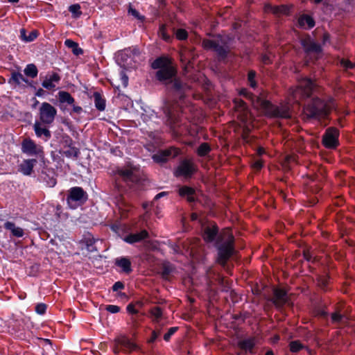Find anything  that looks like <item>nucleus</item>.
<instances>
[{
	"label": "nucleus",
	"mask_w": 355,
	"mask_h": 355,
	"mask_svg": "<svg viewBox=\"0 0 355 355\" xmlns=\"http://www.w3.org/2000/svg\"><path fill=\"white\" fill-rule=\"evenodd\" d=\"M37 69L36 66L33 64H28L24 69V73L31 78H35L37 76Z\"/></svg>",
	"instance_id": "nucleus-34"
},
{
	"label": "nucleus",
	"mask_w": 355,
	"mask_h": 355,
	"mask_svg": "<svg viewBox=\"0 0 355 355\" xmlns=\"http://www.w3.org/2000/svg\"><path fill=\"white\" fill-rule=\"evenodd\" d=\"M161 276L164 279H168L170 275L173 272L174 267L169 262L164 263L161 267Z\"/></svg>",
	"instance_id": "nucleus-30"
},
{
	"label": "nucleus",
	"mask_w": 355,
	"mask_h": 355,
	"mask_svg": "<svg viewBox=\"0 0 355 355\" xmlns=\"http://www.w3.org/2000/svg\"><path fill=\"white\" fill-rule=\"evenodd\" d=\"M318 314L322 318H326L328 315V313L324 310H320Z\"/></svg>",
	"instance_id": "nucleus-60"
},
{
	"label": "nucleus",
	"mask_w": 355,
	"mask_h": 355,
	"mask_svg": "<svg viewBox=\"0 0 355 355\" xmlns=\"http://www.w3.org/2000/svg\"><path fill=\"white\" fill-rule=\"evenodd\" d=\"M234 107L237 113V117L242 122H245L250 115L248 111L245 103L243 100L239 98H235L234 101Z\"/></svg>",
	"instance_id": "nucleus-16"
},
{
	"label": "nucleus",
	"mask_w": 355,
	"mask_h": 355,
	"mask_svg": "<svg viewBox=\"0 0 355 355\" xmlns=\"http://www.w3.org/2000/svg\"><path fill=\"white\" fill-rule=\"evenodd\" d=\"M113 174L114 189L120 194L137 189L141 182L139 167L130 163L127 166L116 167Z\"/></svg>",
	"instance_id": "nucleus-1"
},
{
	"label": "nucleus",
	"mask_w": 355,
	"mask_h": 355,
	"mask_svg": "<svg viewBox=\"0 0 355 355\" xmlns=\"http://www.w3.org/2000/svg\"><path fill=\"white\" fill-rule=\"evenodd\" d=\"M55 215L58 219H63L67 217V215L62 213V207L60 205L55 207Z\"/></svg>",
	"instance_id": "nucleus-45"
},
{
	"label": "nucleus",
	"mask_w": 355,
	"mask_h": 355,
	"mask_svg": "<svg viewBox=\"0 0 355 355\" xmlns=\"http://www.w3.org/2000/svg\"><path fill=\"white\" fill-rule=\"evenodd\" d=\"M72 105L73 112L80 114L82 112L83 109L80 106L75 105L74 103Z\"/></svg>",
	"instance_id": "nucleus-59"
},
{
	"label": "nucleus",
	"mask_w": 355,
	"mask_h": 355,
	"mask_svg": "<svg viewBox=\"0 0 355 355\" xmlns=\"http://www.w3.org/2000/svg\"><path fill=\"white\" fill-rule=\"evenodd\" d=\"M42 157V159L44 158V157ZM42 162L45 166L42 170L40 178L46 184V186L49 187H53L57 183V174L53 168H48V166L46 165L44 159H43Z\"/></svg>",
	"instance_id": "nucleus-12"
},
{
	"label": "nucleus",
	"mask_w": 355,
	"mask_h": 355,
	"mask_svg": "<svg viewBox=\"0 0 355 355\" xmlns=\"http://www.w3.org/2000/svg\"><path fill=\"white\" fill-rule=\"evenodd\" d=\"M338 130L336 128L328 129L323 136L322 142L327 148H334L338 142Z\"/></svg>",
	"instance_id": "nucleus-14"
},
{
	"label": "nucleus",
	"mask_w": 355,
	"mask_h": 355,
	"mask_svg": "<svg viewBox=\"0 0 355 355\" xmlns=\"http://www.w3.org/2000/svg\"><path fill=\"white\" fill-rule=\"evenodd\" d=\"M11 79L17 84L19 85L22 82H26L23 75L19 72H15L12 74Z\"/></svg>",
	"instance_id": "nucleus-40"
},
{
	"label": "nucleus",
	"mask_w": 355,
	"mask_h": 355,
	"mask_svg": "<svg viewBox=\"0 0 355 355\" xmlns=\"http://www.w3.org/2000/svg\"><path fill=\"white\" fill-rule=\"evenodd\" d=\"M64 44L68 48L71 49L73 53L76 55H80L83 53V50L78 46V44L71 40H66L64 41Z\"/></svg>",
	"instance_id": "nucleus-32"
},
{
	"label": "nucleus",
	"mask_w": 355,
	"mask_h": 355,
	"mask_svg": "<svg viewBox=\"0 0 355 355\" xmlns=\"http://www.w3.org/2000/svg\"><path fill=\"white\" fill-rule=\"evenodd\" d=\"M314 84L311 80L306 78L302 79L299 82L297 88L291 91L293 101L297 102L301 98L310 96Z\"/></svg>",
	"instance_id": "nucleus-8"
},
{
	"label": "nucleus",
	"mask_w": 355,
	"mask_h": 355,
	"mask_svg": "<svg viewBox=\"0 0 355 355\" xmlns=\"http://www.w3.org/2000/svg\"><path fill=\"white\" fill-rule=\"evenodd\" d=\"M340 64L345 69H352L354 67V64L348 60H342Z\"/></svg>",
	"instance_id": "nucleus-52"
},
{
	"label": "nucleus",
	"mask_w": 355,
	"mask_h": 355,
	"mask_svg": "<svg viewBox=\"0 0 355 355\" xmlns=\"http://www.w3.org/2000/svg\"><path fill=\"white\" fill-rule=\"evenodd\" d=\"M303 257L306 261H309V262L314 261L313 260H312V255H311L309 250H308V249L303 250Z\"/></svg>",
	"instance_id": "nucleus-53"
},
{
	"label": "nucleus",
	"mask_w": 355,
	"mask_h": 355,
	"mask_svg": "<svg viewBox=\"0 0 355 355\" xmlns=\"http://www.w3.org/2000/svg\"><path fill=\"white\" fill-rule=\"evenodd\" d=\"M47 309V305L44 303H39L35 306V311L39 315H44Z\"/></svg>",
	"instance_id": "nucleus-41"
},
{
	"label": "nucleus",
	"mask_w": 355,
	"mask_h": 355,
	"mask_svg": "<svg viewBox=\"0 0 355 355\" xmlns=\"http://www.w3.org/2000/svg\"><path fill=\"white\" fill-rule=\"evenodd\" d=\"M57 114L56 109L50 103H42L40 108V119L43 123L51 124Z\"/></svg>",
	"instance_id": "nucleus-10"
},
{
	"label": "nucleus",
	"mask_w": 355,
	"mask_h": 355,
	"mask_svg": "<svg viewBox=\"0 0 355 355\" xmlns=\"http://www.w3.org/2000/svg\"><path fill=\"white\" fill-rule=\"evenodd\" d=\"M139 349V345L125 335H120L116 337L112 345V352L115 354H118L121 352L130 354Z\"/></svg>",
	"instance_id": "nucleus-4"
},
{
	"label": "nucleus",
	"mask_w": 355,
	"mask_h": 355,
	"mask_svg": "<svg viewBox=\"0 0 355 355\" xmlns=\"http://www.w3.org/2000/svg\"><path fill=\"white\" fill-rule=\"evenodd\" d=\"M125 288V285L123 284V282H120V281H118V282H116L113 286H112V291L116 292V291H118L119 290H122Z\"/></svg>",
	"instance_id": "nucleus-50"
},
{
	"label": "nucleus",
	"mask_w": 355,
	"mask_h": 355,
	"mask_svg": "<svg viewBox=\"0 0 355 355\" xmlns=\"http://www.w3.org/2000/svg\"><path fill=\"white\" fill-rule=\"evenodd\" d=\"M211 151V147L207 143L202 144L198 148V155H205L209 153Z\"/></svg>",
	"instance_id": "nucleus-35"
},
{
	"label": "nucleus",
	"mask_w": 355,
	"mask_h": 355,
	"mask_svg": "<svg viewBox=\"0 0 355 355\" xmlns=\"http://www.w3.org/2000/svg\"><path fill=\"white\" fill-rule=\"evenodd\" d=\"M295 157H291V156H289V157H284V158H285V161H286L287 163H289L291 161H295Z\"/></svg>",
	"instance_id": "nucleus-63"
},
{
	"label": "nucleus",
	"mask_w": 355,
	"mask_h": 355,
	"mask_svg": "<svg viewBox=\"0 0 355 355\" xmlns=\"http://www.w3.org/2000/svg\"><path fill=\"white\" fill-rule=\"evenodd\" d=\"M202 46L205 49H214L217 50V45L212 40H207L202 42Z\"/></svg>",
	"instance_id": "nucleus-46"
},
{
	"label": "nucleus",
	"mask_w": 355,
	"mask_h": 355,
	"mask_svg": "<svg viewBox=\"0 0 355 355\" xmlns=\"http://www.w3.org/2000/svg\"><path fill=\"white\" fill-rule=\"evenodd\" d=\"M254 78H255V73L254 71H250L248 73V81L252 87H254L256 86Z\"/></svg>",
	"instance_id": "nucleus-51"
},
{
	"label": "nucleus",
	"mask_w": 355,
	"mask_h": 355,
	"mask_svg": "<svg viewBox=\"0 0 355 355\" xmlns=\"http://www.w3.org/2000/svg\"><path fill=\"white\" fill-rule=\"evenodd\" d=\"M197 166L191 161L184 159L180 162L179 166L174 171V175L177 178L184 177L190 178L196 172Z\"/></svg>",
	"instance_id": "nucleus-9"
},
{
	"label": "nucleus",
	"mask_w": 355,
	"mask_h": 355,
	"mask_svg": "<svg viewBox=\"0 0 355 355\" xmlns=\"http://www.w3.org/2000/svg\"><path fill=\"white\" fill-rule=\"evenodd\" d=\"M20 37L23 41L29 42L37 38V33L36 31H31L28 35H26V30L22 28L20 30Z\"/></svg>",
	"instance_id": "nucleus-31"
},
{
	"label": "nucleus",
	"mask_w": 355,
	"mask_h": 355,
	"mask_svg": "<svg viewBox=\"0 0 355 355\" xmlns=\"http://www.w3.org/2000/svg\"><path fill=\"white\" fill-rule=\"evenodd\" d=\"M256 343L254 338H249L237 343V346L241 349L243 353L253 354Z\"/></svg>",
	"instance_id": "nucleus-17"
},
{
	"label": "nucleus",
	"mask_w": 355,
	"mask_h": 355,
	"mask_svg": "<svg viewBox=\"0 0 355 355\" xmlns=\"http://www.w3.org/2000/svg\"><path fill=\"white\" fill-rule=\"evenodd\" d=\"M179 329L178 327H172L168 329V331L164 335V340L168 342L173 335L175 334Z\"/></svg>",
	"instance_id": "nucleus-39"
},
{
	"label": "nucleus",
	"mask_w": 355,
	"mask_h": 355,
	"mask_svg": "<svg viewBox=\"0 0 355 355\" xmlns=\"http://www.w3.org/2000/svg\"><path fill=\"white\" fill-rule=\"evenodd\" d=\"M3 227L6 230H10L12 236L15 237L20 238L24 235V230L19 227H16L15 224L12 222H6Z\"/></svg>",
	"instance_id": "nucleus-23"
},
{
	"label": "nucleus",
	"mask_w": 355,
	"mask_h": 355,
	"mask_svg": "<svg viewBox=\"0 0 355 355\" xmlns=\"http://www.w3.org/2000/svg\"><path fill=\"white\" fill-rule=\"evenodd\" d=\"M37 161L36 159H24L18 166V171L24 175H31Z\"/></svg>",
	"instance_id": "nucleus-18"
},
{
	"label": "nucleus",
	"mask_w": 355,
	"mask_h": 355,
	"mask_svg": "<svg viewBox=\"0 0 355 355\" xmlns=\"http://www.w3.org/2000/svg\"><path fill=\"white\" fill-rule=\"evenodd\" d=\"M121 81H122L123 87H127L128 84V76L124 73H122L121 74Z\"/></svg>",
	"instance_id": "nucleus-56"
},
{
	"label": "nucleus",
	"mask_w": 355,
	"mask_h": 355,
	"mask_svg": "<svg viewBox=\"0 0 355 355\" xmlns=\"http://www.w3.org/2000/svg\"><path fill=\"white\" fill-rule=\"evenodd\" d=\"M258 153L259 154V155H261L263 154H266L267 153L266 151V149L263 147H259L258 148Z\"/></svg>",
	"instance_id": "nucleus-62"
},
{
	"label": "nucleus",
	"mask_w": 355,
	"mask_h": 355,
	"mask_svg": "<svg viewBox=\"0 0 355 355\" xmlns=\"http://www.w3.org/2000/svg\"><path fill=\"white\" fill-rule=\"evenodd\" d=\"M268 300L272 302L278 309L283 308L287 304H288L290 301L287 292L279 288L273 290V296Z\"/></svg>",
	"instance_id": "nucleus-11"
},
{
	"label": "nucleus",
	"mask_w": 355,
	"mask_h": 355,
	"mask_svg": "<svg viewBox=\"0 0 355 355\" xmlns=\"http://www.w3.org/2000/svg\"><path fill=\"white\" fill-rule=\"evenodd\" d=\"M34 130L38 137H44L46 140L51 137L50 131L46 128L43 127L40 122L35 123Z\"/></svg>",
	"instance_id": "nucleus-25"
},
{
	"label": "nucleus",
	"mask_w": 355,
	"mask_h": 355,
	"mask_svg": "<svg viewBox=\"0 0 355 355\" xmlns=\"http://www.w3.org/2000/svg\"><path fill=\"white\" fill-rule=\"evenodd\" d=\"M180 152L177 148H171L169 150L168 153L165 154L164 155H178Z\"/></svg>",
	"instance_id": "nucleus-57"
},
{
	"label": "nucleus",
	"mask_w": 355,
	"mask_h": 355,
	"mask_svg": "<svg viewBox=\"0 0 355 355\" xmlns=\"http://www.w3.org/2000/svg\"><path fill=\"white\" fill-rule=\"evenodd\" d=\"M22 151L25 154L37 155L42 153V148L35 144L33 140L26 139L22 143Z\"/></svg>",
	"instance_id": "nucleus-15"
},
{
	"label": "nucleus",
	"mask_w": 355,
	"mask_h": 355,
	"mask_svg": "<svg viewBox=\"0 0 355 355\" xmlns=\"http://www.w3.org/2000/svg\"><path fill=\"white\" fill-rule=\"evenodd\" d=\"M168 157H152L154 162L159 164L161 165L166 164L168 162Z\"/></svg>",
	"instance_id": "nucleus-48"
},
{
	"label": "nucleus",
	"mask_w": 355,
	"mask_h": 355,
	"mask_svg": "<svg viewBox=\"0 0 355 355\" xmlns=\"http://www.w3.org/2000/svg\"><path fill=\"white\" fill-rule=\"evenodd\" d=\"M299 25L304 28H311L314 26L315 22L309 15H302L298 19Z\"/></svg>",
	"instance_id": "nucleus-29"
},
{
	"label": "nucleus",
	"mask_w": 355,
	"mask_h": 355,
	"mask_svg": "<svg viewBox=\"0 0 355 355\" xmlns=\"http://www.w3.org/2000/svg\"><path fill=\"white\" fill-rule=\"evenodd\" d=\"M114 264L121 268L123 272L130 274L132 272L131 261L129 258L121 257L115 259Z\"/></svg>",
	"instance_id": "nucleus-20"
},
{
	"label": "nucleus",
	"mask_w": 355,
	"mask_h": 355,
	"mask_svg": "<svg viewBox=\"0 0 355 355\" xmlns=\"http://www.w3.org/2000/svg\"><path fill=\"white\" fill-rule=\"evenodd\" d=\"M129 12H130L135 17L139 18V12L136 10L130 8L129 10Z\"/></svg>",
	"instance_id": "nucleus-61"
},
{
	"label": "nucleus",
	"mask_w": 355,
	"mask_h": 355,
	"mask_svg": "<svg viewBox=\"0 0 355 355\" xmlns=\"http://www.w3.org/2000/svg\"><path fill=\"white\" fill-rule=\"evenodd\" d=\"M44 94V91L42 89H39L36 92V96H42Z\"/></svg>",
	"instance_id": "nucleus-64"
},
{
	"label": "nucleus",
	"mask_w": 355,
	"mask_h": 355,
	"mask_svg": "<svg viewBox=\"0 0 355 355\" xmlns=\"http://www.w3.org/2000/svg\"><path fill=\"white\" fill-rule=\"evenodd\" d=\"M167 194H168V193H167V192H166V191L160 192V193H157V194L155 196V198H154V200H157L160 199L161 198H162V197H164V196H166Z\"/></svg>",
	"instance_id": "nucleus-58"
},
{
	"label": "nucleus",
	"mask_w": 355,
	"mask_h": 355,
	"mask_svg": "<svg viewBox=\"0 0 355 355\" xmlns=\"http://www.w3.org/2000/svg\"><path fill=\"white\" fill-rule=\"evenodd\" d=\"M60 80V76L56 73H53L49 77H46L45 80L42 82V86L48 89H53L55 87V83H58Z\"/></svg>",
	"instance_id": "nucleus-24"
},
{
	"label": "nucleus",
	"mask_w": 355,
	"mask_h": 355,
	"mask_svg": "<svg viewBox=\"0 0 355 355\" xmlns=\"http://www.w3.org/2000/svg\"><path fill=\"white\" fill-rule=\"evenodd\" d=\"M175 35L178 40H182L187 37V33L184 29H178L175 33Z\"/></svg>",
	"instance_id": "nucleus-47"
},
{
	"label": "nucleus",
	"mask_w": 355,
	"mask_h": 355,
	"mask_svg": "<svg viewBox=\"0 0 355 355\" xmlns=\"http://www.w3.org/2000/svg\"><path fill=\"white\" fill-rule=\"evenodd\" d=\"M220 235L219 227L216 223H213L211 225L207 226L203 231L202 238L207 243L216 242L218 238Z\"/></svg>",
	"instance_id": "nucleus-13"
},
{
	"label": "nucleus",
	"mask_w": 355,
	"mask_h": 355,
	"mask_svg": "<svg viewBox=\"0 0 355 355\" xmlns=\"http://www.w3.org/2000/svg\"><path fill=\"white\" fill-rule=\"evenodd\" d=\"M40 267V266L39 264H35L32 266L30 268V275L32 276H36L37 272H39Z\"/></svg>",
	"instance_id": "nucleus-54"
},
{
	"label": "nucleus",
	"mask_w": 355,
	"mask_h": 355,
	"mask_svg": "<svg viewBox=\"0 0 355 355\" xmlns=\"http://www.w3.org/2000/svg\"><path fill=\"white\" fill-rule=\"evenodd\" d=\"M94 97L96 107L100 111H103L105 108V100L102 98L101 95L98 92L94 94Z\"/></svg>",
	"instance_id": "nucleus-33"
},
{
	"label": "nucleus",
	"mask_w": 355,
	"mask_h": 355,
	"mask_svg": "<svg viewBox=\"0 0 355 355\" xmlns=\"http://www.w3.org/2000/svg\"><path fill=\"white\" fill-rule=\"evenodd\" d=\"M85 245L89 249L95 243V239L92 236H89L88 238H85Z\"/></svg>",
	"instance_id": "nucleus-55"
},
{
	"label": "nucleus",
	"mask_w": 355,
	"mask_h": 355,
	"mask_svg": "<svg viewBox=\"0 0 355 355\" xmlns=\"http://www.w3.org/2000/svg\"><path fill=\"white\" fill-rule=\"evenodd\" d=\"M143 318H144V314H140L139 313H138V316H136V315L131 316L130 321L132 324V327L134 328H137L139 326L141 322L142 321Z\"/></svg>",
	"instance_id": "nucleus-37"
},
{
	"label": "nucleus",
	"mask_w": 355,
	"mask_h": 355,
	"mask_svg": "<svg viewBox=\"0 0 355 355\" xmlns=\"http://www.w3.org/2000/svg\"><path fill=\"white\" fill-rule=\"evenodd\" d=\"M151 66L153 69H159L157 72V78L161 81L171 79L176 73L175 68L172 65L171 60L166 57L156 59Z\"/></svg>",
	"instance_id": "nucleus-3"
},
{
	"label": "nucleus",
	"mask_w": 355,
	"mask_h": 355,
	"mask_svg": "<svg viewBox=\"0 0 355 355\" xmlns=\"http://www.w3.org/2000/svg\"><path fill=\"white\" fill-rule=\"evenodd\" d=\"M107 312L111 313H116L121 311L120 306L114 304L106 305L105 309Z\"/></svg>",
	"instance_id": "nucleus-44"
},
{
	"label": "nucleus",
	"mask_w": 355,
	"mask_h": 355,
	"mask_svg": "<svg viewBox=\"0 0 355 355\" xmlns=\"http://www.w3.org/2000/svg\"><path fill=\"white\" fill-rule=\"evenodd\" d=\"M68 192L67 202L71 209L83 205L88 199L87 192L80 187H71Z\"/></svg>",
	"instance_id": "nucleus-5"
},
{
	"label": "nucleus",
	"mask_w": 355,
	"mask_h": 355,
	"mask_svg": "<svg viewBox=\"0 0 355 355\" xmlns=\"http://www.w3.org/2000/svg\"><path fill=\"white\" fill-rule=\"evenodd\" d=\"M345 315L343 314H341L338 311H336L331 315V322L334 324H338L342 322L343 320Z\"/></svg>",
	"instance_id": "nucleus-38"
},
{
	"label": "nucleus",
	"mask_w": 355,
	"mask_h": 355,
	"mask_svg": "<svg viewBox=\"0 0 355 355\" xmlns=\"http://www.w3.org/2000/svg\"><path fill=\"white\" fill-rule=\"evenodd\" d=\"M58 96L60 103L73 105L75 102L74 98L67 92L60 91L58 92Z\"/></svg>",
	"instance_id": "nucleus-26"
},
{
	"label": "nucleus",
	"mask_w": 355,
	"mask_h": 355,
	"mask_svg": "<svg viewBox=\"0 0 355 355\" xmlns=\"http://www.w3.org/2000/svg\"><path fill=\"white\" fill-rule=\"evenodd\" d=\"M149 238V234L147 230H143L135 234H130L125 236L123 241L129 244H134Z\"/></svg>",
	"instance_id": "nucleus-19"
},
{
	"label": "nucleus",
	"mask_w": 355,
	"mask_h": 355,
	"mask_svg": "<svg viewBox=\"0 0 355 355\" xmlns=\"http://www.w3.org/2000/svg\"><path fill=\"white\" fill-rule=\"evenodd\" d=\"M217 250L216 262L225 266L235 252V238L230 230H223L214 243Z\"/></svg>",
	"instance_id": "nucleus-2"
},
{
	"label": "nucleus",
	"mask_w": 355,
	"mask_h": 355,
	"mask_svg": "<svg viewBox=\"0 0 355 355\" xmlns=\"http://www.w3.org/2000/svg\"><path fill=\"white\" fill-rule=\"evenodd\" d=\"M317 286L324 292L330 291V276L328 274L318 275L316 277Z\"/></svg>",
	"instance_id": "nucleus-22"
},
{
	"label": "nucleus",
	"mask_w": 355,
	"mask_h": 355,
	"mask_svg": "<svg viewBox=\"0 0 355 355\" xmlns=\"http://www.w3.org/2000/svg\"><path fill=\"white\" fill-rule=\"evenodd\" d=\"M288 347H289V350L292 353H297L304 349H306L309 352H310V349L306 346L303 345L301 343V341L299 340L291 341L288 344Z\"/></svg>",
	"instance_id": "nucleus-27"
},
{
	"label": "nucleus",
	"mask_w": 355,
	"mask_h": 355,
	"mask_svg": "<svg viewBox=\"0 0 355 355\" xmlns=\"http://www.w3.org/2000/svg\"><path fill=\"white\" fill-rule=\"evenodd\" d=\"M126 311L129 314L131 315V316H138V313H139V310L135 308V304L132 303L128 304L126 306Z\"/></svg>",
	"instance_id": "nucleus-42"
},
{
	"label": "nucleus",
	"mask_w": 355,
	"mask_h": 355,
	"mask_svg": "<svg viewBox=\"0 0 355 355\" xmlns=\"http://www.w3.org/2000/svg\"><path fill=\"white\" fill-rule=\"evenodd\" d=\"M252 103L254 107L261 110L264 114L269 116H279L285 118L289 116L288 112H284L280 113L279 110L271 105L269 101L261 98L257 97L256 100H252Z\"/></svg>",
	"instance_id": "nucleus-7"
},
{
	"label": "nucleus",
	"mask_w": 355,
	"mask_h": 355,
	"mask_svg": "<svg viewBox=\"0 0 355 355\" xmlns=\"http://www.w3.org/2000/svg\"><path fill=\"white\" fill-rule=\"evenodd\" d=\"M69 10L72 13L74 17H79L82 15L80 6L79 4L76 3L69 6Z\"/></svg>",
	"instance_id": "nucleus-36"
},
{
	"label": "nucleus",
	"mask_w": 355,
	"mask_h": 355,
	"mask_svg": "<svg viewBox=\"0 0 355 355\" xmlns=\"http://www.w3.org/2000/svg\"><path fill=\"white\" fill-rule=\"evenodd\" d=\"M160 335V331H157V329H154L151 333L150 338L148 340V343H154Z\"/></svg>",
	"instance_id": "nucleus-49"
},
{
	"label": "nucleus",
	"mask_w": 355,
	"mask_h": 355,
	"mask_svg": "<svg viewBox=\"0 0 355 355\" xmlns=\"http://www.w3.org/2000/svg\"><path fill=\"white\" fill-rule=\"evenodd\" d=\"M251 166L254 170L259 171L263 168V162L261 159L254 160L251 163Z\"/></svg>",
	"instance_id": "nucleus-43"
},
{
	"label": "nucleus",
	"mask_w": 355,
	"mask_h": 355,
	"mask_svg": "<svg viewBox=\"0 0 355 355\" xmlns=\"http://www.w3.org/2000/svg\"><path fill=\"white\" fill-rule=\"evenodd\" d=\"M178 193L181 197H186L187 200L191 203L196 202L195 198L196 190L195 189L189 186H182L179 189Z\"/></svg>",
	"instance_id": "nucleus-21"
},
{
	"label": "nucleus",
	"mask_w": 355,
	"mask_h": 355,
	"mask_svg": "<svg viewBox=\"0 0 355 355\" xmlns=\"http://www.w3.org/2000/svg\"><path fill=\"white\" fill-rule=\"evenodd\" d=\"M149 313L152 317L153 322L155 324H159L163 315L162 309L159 306H154L150 309Z\"/></svg>",
	"instance_id": "nucleus-28"
},
{
	"label": "nucleus",
	"mask_w": 355,
	"mask_h": 355,
	"mask_svg": "<svg viewBox=\"0 0 355 355\" xmlns=\"http://www.w3.org/2000/svg\"><path fill=\"white\" fill-rule=\"evenodd\" d=\"M330 111L327 105H324L320 99L314 101L312 105H308L304 109V114L308 118H318L325 116Z\"/></svg>",
	"instance_id": "nucleus-6"
}]
</instances>
